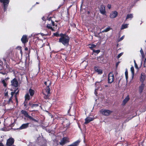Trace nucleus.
<instances>
[{
    "mask_svg": "<svg viewBox=\"0 0 146 146\" xmlns=\"http://www.w3.org/2000/svg\"><path fill=\"white\" fill-rule=\"evenodd\" d=\"M44 84L46 86V87L43 91L42 93L44 95V97L45 99H47L49 96L50 94V86L51 85V82L49 80H47L44 82Z\"/></svg>",
    "mask_w": 146,
    "mask_h": 146,
    "instance_id": "obj_1",
    "label": "nucleus"
},
{
    "mask_svg": "<svg viewBox=\"0 0 146 146\" xmlns=\"http://www.w3.org/2000/svg\"><path fill=\"white\" fill-rule=\"evenodd\" d=\"M59 42L61 43L64 46H67L69 44L70 38L68 36H65L64 37L60 38L59 39Z\"/></svg>",
    "mask_w": 146,
    "mask_h": 146,
    "instance_id": "obj_2",
    "label": "nucleus"
},
{
    "mask_svg": "<svg viewBox=\"0 0 146 146\" xmlns=\"http://www.w3.org/2000/svg\"><path fill=\"white\" fill-rule=\"evenodd\" d=\"M0 1L3 3V9L5 11L7 9L9 0H0Z\"/></svg>",
    "mask_w": 146,
    "mask_h": 146,
    "instance_id": "obj_3",
    "label": "nucleus"
},
{
    "mask_svg": "<svg viewBox=\"0 0 146 146\" xmlns=\"http://www.w3.org/2000/svg\"><path fill=\"white\" fill-rule=\"evenodd\" d=\"M113 75L112 72H110L108 74V82L109 83H111L114 81Z\"/></svg>",
    "mask_w": 146,
    "mask_h": 146,
    "instance_id": "obj_4",
    "label": "nucleus"
},
{
    "mask_svg": "<svg viewBox=\"0 0 146 146\" xmlns=\"http://www.w3.org/2000/svg\"><path fill=\"white\" fill-rule=\"evenodd\" d=\"M38 144L40 146H46V141L43 138H39Z\"/></svg>",
    "mask_w": 146,
    "mask_h": 146,
    "instance_id": "obj_5",
    "label": "nucleus"
},
{
    "mask_svg": "<svg viewBox=\"0 0 146 146\" xmlns=\"http://www.w3.org/2000/svg\"><path fill=\"white\" fill-rule=\"evenodd\" d=\"M100 112L105 115L108 116L111 113V111L109 110L102 109L100 111Z\"/></svg>",
    "mask_w": 146,
    "mask_h": 146,
    "instance_id": "obj_6",
    "label": "nucleus"
},
{
    "mask_svg": "<svg viewBox=\"0 0 146 146\" xmlns=\"http://www.w3.org/2000/svg\"><path fill=\"white\" fill-rule=\"evenodd\" d=\"M68 142H69L68 138L66 137H64L60 140L59 144L60 145H63Z\"/></svg>",
    "mask_w": 146,
    "mask_h": 146,
    "instance_id": "obj_7",
    "label": "nucleus"
},
{
    "mask_svg": "<svg viewBox=\"0 0 146 146\" xmlns=\"http://www.w3.org/2000/svg\"><path fill=\"white\" fill-rule=\"evenodd\" d=\"M14 139L12 138H10L8 139L7 141L6 144L8 146H12L14 143Z\"/></svg>",
    "mask_w": 146,
    "mask_h": 146,
    "instance_id": "obj_8",
    "label": "nucleus"
},
{
    "mask_svg": "<svg viewBox=\"0 0 146 146\" xmlns=\"http://www.w3.org/2000/svg\"><path fill=\"white\" fill-rule=\"evenodd\" d=\"M146 76L145 74L143 72H142L139 78V80L142 83H143L145 80Z\"/></svg>",
    "mask_w": 146,
    "mask_h": 146,
    "instance_id": "obj_9",
    "label": "nucleus"
},
{
    "mask_svg": "<svg viewBox=\"0 0 146 146\" xmlns=\"http://www.w3.org/2000/svg\"><path fill=\"white\" fill-rule=\"evenodd\" d=\"M99 10L101 14L103 15H105L106 12L105 10V6L104 5H100Z\"/></svg>",
    "mask_w": 146,
    "mask_h": 146,
    "instance_id": "obj_10",
    "label": "nucleus"
},
{
    "mask_svg": "<svg viewBox=\"0 0 146 146\" xmlns=\"http://www.w3.org/2000/svg\"><path fill=\"white\" fill-rule=\"evenodd\" d=\"M11 85L15 87H17L18 86V83L15 78L13 79L11 81Z\"/></svg>",
    "mask_w": 146,
    "mask_h": 146,
    "instance_id": "obj_11",
    "label": "nucleus"
},
{
    "mask_svg": "<svg viewBox=\"0 0 146 146\" xmlns=\"http://www.w3.org/2000/svg\"><path fill=\"white\" fill-rule=\"evenodd\" d=\"M21 41L23 44H25L28 41L27 36L26 35H24L21 38Z\"/></svg>",
    "mask_w": 146,
    "mask_h": 146,
    "instance_id": "obj_12",
    "label": "nucleus"
},
{
    "mask_svg": "<svg viewBox=\"0 0 146 146\" xmlns=\"http://www.w3.org/2000/svg\"><path fill=\"white\" fill-rule=\"evenodd\" d=\"M118 13L116 11L112 12L110 14V17L111 18H114L116 17Z\"/></svg>",
    "mask_w": 146,
    "mask_h": 146,
    "instance_id": "obj_13",
    "label": "nucleus"
},
{
    "mask_svg": "<svg viewBox=\"0 0 146 146\" xmlns=\"http://www.w3.org/2000/svg\"><path fill=\"white\" fill-rule=\"evenodd\" d=\"M29 123L23 124L19 127V129L21 130L26 129L29 127Z\"/></svg>",
    "mask_w": 146,
    "mask_h": 146,
    "instance_id": "obj_14",
    "label": "nucleus"
},
{
    "mask_svg": "<svg viewBox=\"0 0 146 146\" xmlns=\"http://www.w3.org/2000/svg\"><path fill=\"white\" fill-rule=\"evenodd\" d=\"M93 118H92L90 117H87L85 119V122L84 123L85 124H86L89 123V122L93 121Z\"/></svg>",
    "mask_w": 146,
    "mask_h": 146,
    "instance_id": "obj_15",
    "label": "nucleus"
},
{
    "mask_svg": "<svg viewBox=\"0 0 146 146\" xmlns=\"http://www.w3.org/2000/svg\"><path fill=\"white\" fill-rule=\"evenodd\" d=\"M145 87V84L143 83H142L141 85L139 87V92L141 94L143 92V91Z\"/></svg>",
    "mask_w": 146,
    "mask_h": 146,
    "instance_id": "obj_16",
    "label": "nucleus"
},
{
    "mask_svg": "<svg viewBox=\"0 0 146 146\" xmlns=\"http://www.w3.org/2000/svg\"><path fill=\"white\" fill-rule=\"evenodd\" d=\"M95 70L96 71L98 72V74H101L102 73V71L100 69L99 67H94Z\"/></svg>",
    "mask_w": 146,
    "mask_h": 146,
    "instance_id": "obj_17",
    "label": "nucleus"
},
{
    "mask_svg": "<svg viewBox=\"0 0 146 146\" xmlns=\"http://www.w3.org/2000/svg\"><path fill=\"white\" fill-rule=\"evenodd\" d=\"M80 142V141L79 140H78L72 144L68 145L67 146H78Z\"/></svg>",
    "mask_w": 146,
    "mask_h": 146,
    "instance_id": "obj_18",
    "label": "nucleus"
},
{
    "mask_svg": "<svg viewBox=\"0 0 146 146\" xmlns=\"http://www.w3.org/2000/svg\"><path fill=\"white\" fill-rule=\"evenodd\" d=\"M129 100V98L128 96H127L125 99L123 100L122 105H125L128 101Z\"/></svg>",
    "mask_w": 146,
    "mask_h": 146,
    "instance_id": "obj_19",
    "label": "nucleus"
},
{
    "mask_svg": "<svg viewBox=\"0 0 146 146\" xmlns=\"http://www.w3.org/2000/svg\"><path fill=\"white\" fill-rule=\"evenodd\" d=\"M133 17V14H127V15L125 20H126L128 19H131Z\"/></svg>",
    "mask_w": 146,
    "mask_h": 146,
    "instance_id": "obj_20",
    "label": "nucleus"
},
{
    "mask_svg": "<svg viewBox=\"0 0 146 146\" xmlns=\"http://www.w3.org/2000/svg\"><path fill=\"white\" fill-rule=\"evenodd\" d=\"M30 97L28 93L26 94L25 96V101H27V100H30Z\"/></svg>",
    "mask_w": 146,
    "mask_h": 146,
    "instance_id": "obj_21",
    "label": "nucleus"
},
{
    "mask_svg": "<svg viewBox=\"0 0 146 146\" xmlns=\"http://www.w3.org/2000/svg\"><path fill=\"white\" fill-rule=\"evenodd\" d=\"M111 29V28L110 27H108L106 29H105L104 30L102 31V33L106 32L109 31Z\"/></svg>",
    "mask_w": 146,
    "mask_h": 146,
    "instance_id": "obj_22",
    "label": "nucleus"
},
{
    "mask_svg": "<svg viewBox=\"0 0 146 146\" xmlns=\"http://www.w3.org/2000/svg\"><path fill=\"white\" fill-rule=\"evenodd\" d=\"M21 113L22 114H23L26 117H27L29 115L27 112L24 110H22L21 111Z\"/></svg>",
    "mask_w": 146,
    "mask_h": 146,
    "instance_id": "obj_23",
    "label": "nucleus"
},
{
    "mask_svg": "<svg viewBox=\"0 0 146 146\" xmlns=\"http://www.w3.org/2000/svg\"><path fill=\"white\" fill-rule=\"evenodd\" d=\"M128 24H122L121 25V29L122 30L127 28L128 27Z\"/></svg>",
    "mask_w": 146,
    "mask_h": 146,
    "instance_id": "obj_24",
    "label": "nucleus"
},
{
    "mask_svg": "<svg viewBox=\"0 0 146 146\" xmlns=\"http://www.w3.org/2000/svg\"><path fill=\"white\" fill-rule=\"evenodd\" d=\"M29 92L30 96H32L34 94L35 91L31 89H29Z\"/></svg>",
    "mask_w": 146,
    "mask_h": 146,
    "instance_id": "obj_25",
    "label": "nucleus"
},
{
    "mask_svg": "<svg viewBox=\"0 0 146 146\" xmlns=\"http://www.w3.org/2000/svg\"><path fill=\"white\" fill-rule=\"evenodd\" d=\"M140 51L141 56L142 58V59H143L145 57V55L143 50L141 48Z\"/></svg>",
    "mask_w": 146,
    "mask_h": 146,
    "instance_id": "obj_26",
    "label": "nucleus"
},
{
    "mask_svg": "<svg viewBox=\"0 0 146 146\" xmlns=\"http://www.w3.org/2000/svg\"><path fill=\"white\" fill-rule=\"evenodd\" d=\"M46 27L47 28H48V29H50L52 31H54V29L51 26V25L50 24H47L46 26Z\"/></svg>",
    "mask_w": 146,
    "mask_h": 146,
    "instance_id": "obj_27",
    "label": "nucleus"
},
{
    "mask_svg": "<svg viewBox=\"0 0 146 146\" xmlns=\"http://www.w3.org/2000/svg\"><path fill=\"white\" fill-rule=\"evenodd\" d=\"M96 47V45L94 44H90L89 45V48L93 50L92 49L94 48H95Z\"/></svg>",
    "mask_w": 146,
    "mask_h": 146,
    "instance_id": "obj_28",
    "label": "nucleus"
},
{
    "mask_svg": "<svg viewBox=\"0 0 146 146\" xmlns=\"http://www.w3.org/2000/svg\"><path fill=\"white\" fill-rule=\"evenodd\" d=\"M130 70L132 75L133 76L134 73V68L133 66H132L130 68Z\"/></svg>",
    "mask_w": 146,
    "mask_h": 146,
    "instance_id": "obj_29",
    "label": "nucleus"
},
{
    "mask_svg": "<svg viewBox=\"0 0 146 146\" xmlns=\"http://www.w3.org/2000/svg\"><path fill=\"white\" fill-rule=\"evenodd\" d=\"M2 82L3 84V85L4 87H6L7 84L5 82V80H3L2 81Z\"/></svg>",
    "mask_w": 146,
    "mask_h": 146,
    "instance_id": "obj_30",
    "label": "nucleus"
},
{
    "mask_svg": "<svg viewBox=\"0 0 146 146\" xmlns=\"http://www.w3.org/2000/svg\"><path fill=\"white\" fill-rule=\"evenodd\" d=\"M93 52H95L96 53V54H98V53H99L100 51V50H93Z\"/></svg>",
    "mask_w": 146,
    "mask_h": 146,
    "instance_id": "obj_31",
    "label": "nucleus"
},
{
    "mask_svg": "<svg viewBox=\"0 0 146 146\" xmlns=\"http://www.w3.org/2000/svg\"><path fill=\"white\" fill-rule=\"evenodd\" d=\"M123 54V52H121L117 56V58L119 59Z\"/></svg>",
    "mask_w": 146,
    "mask_h": 146,
    "instance_id": "obj_32",
    "label": "nucleus"
},
{
    "mask_svg": "<svg viewBox=\"0 0 146 146\" xmlns=\"http://www.w3.org/2000/svg\"><path fill=\"white\" fill-rule=\"evenodd\" d=\"M4 95L6 97H8V92L6 91V90L5 91Z\"/></svg>",
    "mask_w": 146,
    "mask_h": 146,
    "instance_id": "obj_33",
    "label": "nucleus"
},
{
    "mask_svg": "<svg viewBox=\"0 0 146 146\" xmlns=\"http://www.w3.org/2000/svg\"><path fill=\"white\" fill-rule=\"evenodd\" d=\"M18 50H20V52L22 53V50L21 49V46H17L16 48Z\"/></svg>",
    "mask_w": 146,
    "mask_h": 146,
    "instance_id": "obj_34",
    "label": "nucleus"
},
{
    "mask_svg": "<svg viewBox=\"0 0 146 146\" xmlns=\"http://www.w3.org/2000/svg\"><path fill=\"white\" fill-rule=\"evenodd\" d=\"M143 66L144 67H146V58H145V60L144 61Z\"/></svg>",
    "mask_w": 146,
    "mask_h": 146,
    "instance_id": "obj_35",
    "label": "nucleus"
},
{
    "mask_svg": "<svg viewBox=\"0 0 146 146\" xmlns=\"http://www.w3.org/2000/svg\"><path fill=\"white\" fill-rule=\"evenodd\" d=\"M68 35H64V34H62V33H61L60 34V35H59V36H60L61 37L60 38H62V37H65V36H67Z\"/></svg>",
    "mask_w": 146,
    "mask_h": 146,
    "instance_id": "obj_36",
    "label": "nucleus"
},
{
    "mask_svg": "<svg viewBox=\"0 0 146 146\" xmlns=\"http://www.w3.org/2000/svg\"><path fill=\"white\" fill-rule=\"evenodd\" d=\"M13 103V102L11 99H9L7 101V103L8 104H10L11 103Z\"/></svg>",
    "mask_w": 146,
    "mask_h": 146,
    "instance_id": "obj_37",
    "label": "nucleus"
},
{
    "mask_svg": "<svg viewBox=\"0 0 146 146\" xmlns=\"http://www.w3.org/2000/svg\"><path fill=\"white\" fill-rule=\"evenodd\" d=\"M38 106V104H32V108L35 107H37Z\"/></svg>",
    "mask_w": 146,
    "mask_h": 146,
    "instance_id": "obj_38",
    "label": "nucleus"
},
{
    "mask_svg": "<svg viewBox=\"0 0 146 146\" xmlns=\"http://www.w3.org/2000/svg\"><path fill=\"white\" fill-rule=\"evenodd\" d=\"M124 36H123L122 37H121L119 40L118 42H119L121 40H122L124 38Z\"/></svg>",
    "mask_w": 146,
    "mask_h": 146,
    "instance_id": "obj_39",
    "label": "nucleus"
},
{
    "mask_svg": "<svg viewBox=\"0 0 146 146\" xmlns=\"http://www.w3.org/2000/svg\"><path fill=\"white\" fill-rule=\"evenodd\" d=\"M27 101H25V102H24V106H25V108H27Z\"/></svg>",
    "mask_w": 146,
    "mask_h": 146,
    "instance_id": "obj_40",
    "label": "nucleus"
},
{
    "mask_svg": "<svg viewBox=\"0 0 146 146\" xmlns=\"http://www.w3.org/2000/svg\"><path fill=\"white\" fill-rule=\"evenodd\" d=\"M54 36H56L57 37L59 36V35L57 33H54Z\"/></svg>",
    "mask_w": 146,
    "mask_h": 146,
    "instance_id": "obj_41",
    "label": "nucleus"
},
{
    "mask_svg": "<svg viewBox=\"0 0 146 146\" xmlns=\"http://www.w3.org/2000/svg\"><path fill=\"white\" fill-rule=\"evenodd\" d=\"M134 64H135V67L136 68H137V64L136 63V61H135V60H134Z\"/></svg>",
    "mask_w": 146,
    "mask_h": 146,
    "instance_id": "obj_42",
    "label": "nucleus"
},
{
    "mask_svg": "<svg viewBox=\"0 0 146 146\" xmlns=\"http://www.w3.org/2000/svg\"><path fill=\"white\" fill-rule=\"evenodd\" d=\"M47 18L46 17H43L42 18V19L44 21H45L47 19Z\"/></svg>",
    "mask_w": 146,
    "mask_h": 146,
    "instance_id": "obj_43",
    "label": "nucleus"
},
{
    "mask_svg": "<svg viewBox=\"0 0 146 146\" xmlns=\"http://www.w3.org/2000/svg\"><path fill=\"white\" fill-rule=\"evenodd\" d=\"M27 118H28L30 120H32L33 117H31V116L29 115L27 117Z\"/></svg>",
    "mask_w": 146,
    "mask_h": 146,
    "instance_id": "obj_44",
    "label": "nucleus"
},
{
    "mask_svg": "<svg viewBox=\"0 0 146 146\" xmlns=\"http://www.w3.org/2000/svg\"><path fill=\"white\" fill-rule=\"evenodd\" d=\"M15 98L16 102L17 103V105L18 103V100H17V96H16V95H15Z\"/></svg>",
    "mask_w": 146,
    "mask_h": 146,
    "instance_id": "obj_45",
    "label": "nucleus"
},
{
    "mask_svg": "<svg viewBox=\"0 0 146 146\" xmlns=\"http://www.w3.org/2000/svg\"><path fill=\"white\" fill-rule=\"evenodd\" d=\"M14 94L15 93V95H16V96H17V95L18 94L19 91H17V90H16L14 91Z\"/></svg>",
    "mask_w": 146,
    "mask_h": 146,
    "instance_id": "obj_46",
    "label": "nucleus"
},
{
    "mask_svg": "<svg viewBox=\"0 0 146 146\" xmlns=\"http://www.w3.org/2000/svg\"><path fill=\"white\" fill-rule=\"evenodd\" d=\"M111 5L110 4H108L107 5L108 8L109 9H110L111 8Z\"/></svg>",
    "mask_w": 146,
    "mask_h": 146,
    "instance_id": "obj_47",
    "label": "nucleus"
},
{
    "mask_svg": "<svg viewBox=\"0 0 146 146\" xmlns=\"http://www.w3.org/2000/svg\"><path fill=\"white\" fill-rule=\"evenodd\" d=\"M0 73H1L3 75H4L6 74V72H0Z\"/></svg>",
    "mask_w": 146,
    "mask_h": 146,
    "instance_id": "obj_48",
    "label": "nucleus"
},
{
    "mask_svg": "<svg viewBox=\"0 0 146 146\" xmlns=\"http://www.w3.org/2000/svg\"><path fill=\"white\" fill-rule=\"evenodd\" d=\"M14 92H11V96L13 97V96L14 95Z\"/></svg>",
    "mask_w": 146,
    "mask_h": 146,
    "instance_id": "obj_49",
    "label": "nucleus"
},
{
    "mask_svg": "<svg viewBox=\"0 0 146 146\" xmlns=\"http://www.w3.org/2000/svg\"><path fill=\"white\" fill-rule=\"evenodd\" d=\"M32 121H35V122H38V121L35 119L33 118L32 120Z\"/></svg>",
    "mask_w": 146,
    "mask_h": 146,
    "instance_id": "obj_50",
    "label": "nucleus"
},
{
    "mask_svg": "<svg viewBox=\"0 0 146 146\" xmlns=\"http://www.w3.org/2000/svg\"><path fill=\"white\" fill-rule=\"evenodd\" d=\"M125 76H126L127 75H128V72L127 70L125 71Z\"/></svg>",
    "mask_w": 146,
    "mask_h": 146,
    "instance_id": "obj_51",
    "label": "nucleus"
},
{
    "mask_svg": "<svg viewBox=\"0 0 146 146\" xmlns=\"http://www.w3.org/2000/svg\"><path fill=\"white\" fill-rule=\"evenodd\" d=\"M51 23H52V25L53 26H54V22L52 21V20H51Z\"/></svg>",
    "mask_w": 146,
    "mask_h": 146,
    "instance_id": "obj_52",
    "label": "nucleus"
},
{
    "mask_svg": "<svg viewBox=\"0 0 146 146\" xmlns=\"http://www.w3.org/2000/svg\"><path fill=\"white\" fill-rule=\"evenodd\" d=\"M120 62H117L116 64V67H117L118 66V65L119 64Z\"/></svg>",
    "mask_w": 146,
    "mask_h": 146,
    "instance_id": "obj_53",
    "label": "nucleus"
},
{
    "mask_svg": "<svg viewBox=\"0 0 146 146\" xmlns=\"http://www.w3.org/2000/svg\"><path fill=\"white\" fill-rule=\"evenodd\" d=\"M47 19L48 20V21H51V18L50 17L49 18H48L47 17Z\"/></svg>",
    "mask_w": 146,
    "mask_h": 146,
    "instance_id": "obj_54",
    "label": "nucleus"
},
{
    "mask_svg": "<svg viewBox=\"0 0 146 146\" xmlns=\"http://www.w3.org/2000/svg\"><path fill=\"white\" fill-rule=\"evenodd\" d=\"M40 34L42 36H44V34L42 33H40Z\"/></svg>",
    "mask_w": 146,
    "mask_h": 146,
    "instance_id": "obj_55",
    "label": "nucleus"
},
{
    "mask_svg": "<svg viewBox=\"0 0 146 146\" xmlns=\"http://www.w3.org/2000/svg\"><path fill=\"white\" fill-rule=\"evenodd\" d=\"M3 60L4 61H5V62H6V59H5V58H3Z\"/></svg>",
    "mask_w": 146,
    "mask_h": 146,
    "instance_id": "obj_56",
    "label": "nucleus"
},
{
    "mask_svg": "<svg viewBox=\"0 0 146 146\" xmlns=\"http://www.w3.org/2000/svg\"><path fill=\"white\" fill-rule=\"evenodd\" d=\"M125 76L126 79V80H127V78H128V75H127L126 76Z\"/></svg>",
    "mask_w": 146,
    "mask_h": 146,
    "instance_id": "obj_57",
    "label": "nucleus"
},
{
    "mask_svg": "<svg viewBox=\"0 0 146 146\" xmlns=\"http://www.w3.org/2000/svg\"><path fill=\"white\" fill-rule=\"evenodd\" d=\"M97 89H96L95 90V92H94V93H95V94L96 95V90H97Z\"/></svg>",
    "mask_w": 146,
    "mask_h": 146,
    "instance_id": "obj_58",
    "label": "nucleus"
},
{
    "mask_svg": "<svg viewBox=\"0 0 146 146\" xmlns=\"http://www.w3.org/2000/svg\"><path fill=\"white\" fill-rule=\"evenodd\" d=\"M29 106H32V104H31V103H29Z\"/></svg>",
    "mask_w": 146,
    "mask_h": 146,
    "instance_id": "obj_59",
    "label": "nucleus"
},
{
    "mask_svg": "<svg viewBox=\"0 0 146 146\" xmlns=\"http://www.w3.org/2000/svg\"><path fill=\"white\" fill-rule=\"evenodd\" d=\"M13 98V96H11V97H10V98H9V99H11V100H12Z\"/></svg>",
    "mask_w": 146,
    "mask_h": 146,
    "instance_id": "obj_60",
    "label": "nucleus"
},
{
    "mask_svg": "<svg viewBox=\"0 0 146 146\" xmlns=\"http://www.w3.org/2000/svg\"><path fill=\"white\" fill-rule=\"evenodd\" d=\"M34 6H35V5H33V6H32V8L31 9H30V10H32V8H33V7H34Z\"/></svg>",
    "mask_w": 146,
    "mask_h": 146,
    "instance_id": "obj_61",
    "label": "nucleus"
},
{
    "mask_svg": "<svg viewBox=\"0 0 146 146\" xmlns=\"http://www.w3.org/2000/svg\"><path fill=\"white\" fill-rule=\"evenodd\" d=\"M62 123H63V125L64 126H65V124H64V122H63Z\"/></svg>",
    "mask_w": 146,
    "mask_h": 146,
    "instance_id": "obj_62",
    "label": "nucleus"
},
{
    "mask_svg": "<svg viewBox=\"0 0 146 146\" xmlns=\"http://www.w3.org/2000/svg\"><path fill=\"white\" fill-rule=\"evenodd\" d=\"M105 87H108V86H107V85H105Z\"/></svg>",
    "mask_w": 146,
    "mask_h": 146,
    "instance_id": "obj_63",
    "label": "nucleus"
},
{
    "mask_svg": "<svg viewBox=\"0 0 146 146\" xmlns=\"http://www.w3.org/2000/svg\"><path fill=\"white\" fill-rule=\"evenodd\" d=\"M7 65H6V68H8V67H7Z\"/></svg>",
    "mask_w": 146,
    "mask_h": 146,
    "instance_id": "obj_64",
    "label": "nucleus"
}]
</instances>
